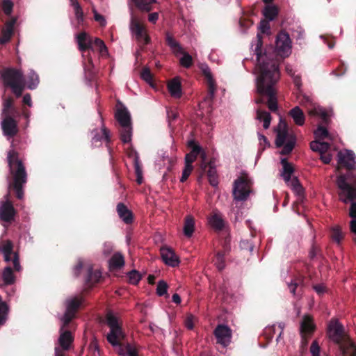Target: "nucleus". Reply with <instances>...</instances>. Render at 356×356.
<instances>
[{
	"instance_id": "49530a36",
	"label": "nucleus",
	"mask_w": 356,
	"mask_h": 356,
	"mask_svg": "<svg viewBox=\"0 0 356 356\" xmlns=\"http://www.w3.org/2000/svg\"><path fill=\"white\" fill-rule=\"evenodd\" d=\"M302 278H294L293 279L290 283H288V286L290 292L293 294H296V291L298 289V287L300 286V285L302 284Z\"/></svg>"
},
{
	"instance_id": "4be33fe9",
	"label": "nucleus",
	"mask_w": 356,
	"mask_h": 356,
	"mask_svg": "<svg viewBox=\"0 0 356 356\" xmlns=\"http://www.w3.org/2000/svg\"><path fill=\"white\" fill-rule=\"evenodd\" d=\"M65 327H61L60 334L58 339V342L62 348V350H67L70 349L71 344L74 341L72 332L69 330L63 331Z\"/></svg>"
},
{
	"instance_id": "603ef678",
	"label": "nucleus",
	"mask_w": 356,
	"mask_h": 356,
	"mask_svg": "<svg viewBox=\"0 0 356 356\" xmlns=\"http://www.w3.org/2000/svg\"><path fill=\"white\" fill-rule=\"evenodd\" d=\"M201 158V162L199 167V170H202L204 172L209 165V162L207 161V154L204 150L202 148V152L199 154Z\"/></svg>"
},
{
	"instance_id": "6ab92c4d",
	"label": "nucleus",
	"mask_w": 356,
	"mask_h": 356,
	"mask_svg": "<svg viewBox=\"0 0 356 356\" xmlns=\"http://www.w3.org/2000/svg\"><path fill=\"white\" fill-rule=\"evenodd\" d=\"M210 226L216 231H223L225 227V221L222 215L218 211H213L209 217Z\"/></svg>"
},
{
	"instance_id": "412c9836",
	"label": "nucleus",
	"mask_w": 356,
	"mask_h": 356,
	"mask_svg": "<svg viewBox=\"0 0 356 356\" xmlns=\"http://www.w3.org/2000/svg\"><path fill=\"white\" fill-rule=\"evenodd\" d=\"M188 147L191 149V151L188 154H186L185 156V163L193 165V163L196 160L197 156L202 152V147L194 140H191L188 142Z\"/></svg>"
},
{
	"instance_id": "a211bd4d",
	"label": "nucleus",
	"mask_w": 356,
	"mask_h": 356,
	"mask_svg": "<svg viewBox=\"0 0 356 356\" xmlns=\"http://www.w3.org/2000/svg\"><path fill=\"white\" fill-rule=\"evenodd\" d=\"M300 334L304 336H312L316 330L313 318L309 315H305L300 323Z\"/></svg>"
},
{
	"instance_id": "ea45409f",
	"label": "nucleus",
	"mask_w": 356,
	"mask_h": 356,
	"mask_svg": "<svg viewBox=\"0 0 356 356\" xmlns=\"http://www.w3.org/2000/svg\"><path fill=\"white\" fill-rule=\"evenodd\" d=\"M9 308L8 305L2 301L1 296H0V326L3 325L8 318Z\"/></svg>"
},
{
	"instance_id": "79ce46f5",
	"label": "nucleus",
	"mask_w": 356,
	"mask_h": 356,
	"mask_svg": "<svg viewBox=\"0 0 356 356\" xmlns=\"http://www.w3.org/2000/svg\"><path fill=\"white\" fill-rule=\"evenodd\" d=\"M314 135L316 138L318 140L330 138V134L327 129L321 124H319L317 129L314 131Z\"/></svg>"
},
{
	"instance_id": "e433bc0d",
	"label": "nucleus",
	"mask_w": 356,
	"mask_h": 356,
	"mask_svg": "<svg viewBox=\"0 0 356 356\" xmlns=\"http://www.w3.org/2000/svg\"><path fill=\"white\" fill-rule=\"evenodd\" d=\"M310 116H318L323 120V122L327 124L329 122V115L327 111L321 107L314 108L309 111Z\"/></svg>"
},
{
	"instance_id": "774afa93",
	"label": "nucleus",
	"mask_w": 356,
	"mask_h": 356,
	"mask_svg": "<svg viewBox=\"0 0 356 356\" xmlns=\"http://www.w3.org/2000/svg\"><path fill=\"white\" fill-rule=\"evenodd\" d=\"M330 145L327 142H321L320 141V147H319V153L325 154L330 149Z\"/></svg>"
},
{
	"instance_id": "423d86ee",
	"label": "nucleus",
	"mask_w": 356,
	"mask_h": 356,
	"mask_svg": "<svg viewBox=\"0 0 356 356\" xmlns=\"http://www.w3.org/2000/svg\"><path fill=\"white\" fill-rule=\"evenodd\" d=\"M5 87L10 88L17 98L20 97L25 89V76L23 72L15 67H5L0 71Z\"/></svg>"
},
{
	"instance_id": "13d9d810",
	"label": "nucleus",
	"mask_w": 356,
	"mask_h": 356,
	"mask_svg": "<svg viewBox=\"0 0 356 356\" xmlns=\"http://www.w3.org/2000/svg\"><path fill=\"white\" fill-rule=\"evenodd\" d=\"M92 12L94 13L95 20L96 22H99V24H100L101 26H105L106 24V21L105 17L103 15L98 13L95 8H93Z\"/></svg>"
},
{
	"instance_id": "7c9ffc66",
	"label": "nucleus",
	"mask_w": 356,
	"mask_h": 356,
	"mask_svg": "<svg viewBox=\"0 0 356 356\" xmlns=\"http://www.w3.org/2000/svg\"><path fill=\"white\" fill-rule=\"evenodd\" d=\"M195 230V219L194 218L191 216L188 215L184 218V235L190 238L192 236L193 232Z\"/></svg>"
},
{
	"instance_id": "cd10ccee",
	"label": "nucleus",
	"mask_w": 356,
	"mask_h": 356,
	"mask_svg": "<svg viewBox=\"0 0 356 356\" xmlns=\"http://www.w3.org/2000/svg\"><path fill=\"white\" fill-rule=\"evenodd\" d=\"M15 112L14 106V99L12 97H3V109L1 116L13 115Z\"/></svg>"
},
{
	"instance_id": "f3484780",
	"label": "nucleus",
	"mask_w": 356,
	"mask_h": 356,
	"mask_svg": "<svg viewBox=\"0 0 356 356\" xmlns=\"http://www.w3.org/2000/svg\"><path fill=\"white\" fill-rule=\"evenodd\" d=\"M79 50L85 52L87 50L93 51L92 38L85 31L81 32L76 37Z\"/></svg>"
},
{
	"instance_id": "052dcab7",
	"label": "nucleus",
	"mask_w": 356,
	"mask_h": 356,
	"mask_svg": "<svg viewBox=\"0 0 356 356\" xmlns=\"http://www.w3.org/2000/svg\"><path fill=\"white\" fill-rule=\"evenodd\" d=\"M178 115V112L174 109H168L167 111V116L170 124L172 121L175 120Z\"/></svg>"
},
{
	"instance_id": "0eeeda50",
	"label": "nucleus",
	"mask_w": 356,
	"mask_h": 356,
	"mask_svg": "<svg viewBox=\"0 0 356 356\" xmlns=\"http://www.w3.org/2000/svg\"><path fill=\"white\" fill-rule=\"evenodd\" d=\"M275 131L276 132L275 145L277 147H282L280 154L282 155L289 154L295 147L296 136L289 133L287 124L282 119L277 127L275 128Z\"/></svg>"
},
{
	"instance_id": "864d4df0",
	"label": "nucleus",
	"mask_w": 356,
	"mask_h": 356,
	"mask_svg": "<svg viewBox=\"0 0 356 356\" xmlns=\"http://www.w3.org/2000/svg\"><path fill=\"white\" fill-rule=\"evenodd\" d=\"M13 8V3L10 0H3L2 2V9L6 15H10Z\"/></svg>"
},
{
	"instance_id": "2eb2a0df",
	"label": "nucleus",
	"mask_w": 356,
	"mask_h": 356,
	"mask_svg": "<svg viewBox=\"0 0 356 356\" xmlns=\"http://www.w3.org/2000/svg\"><path fill=\"white\" fill-rule=\"evenodd\" d=\"M200 171V175L198 177V181H200L204 174L206 173L209 181V184L212 186H217L218 184V175L217 174V171L215 167V161L213 159H211L209 161V165L207 169L203 172L202 170Z\"/></svg>"
},
{
	"instance_id": "69168bd1",
	"label": "nucleus",
	"mask_w": 356,
	"mask_h": 356,
	"mask_svg": "<svg viewBox=\"0 0 356 356\" xmlns=\"http://www.w3.org/2000/svg\"><path fill=\"white\" fill-rule=\"evenodd\" d=\"M134 168L136 175H142V168L139 162V158L138 156H136L134 158Z\"/></svg>"
},
{
	"instance_id": "7ed1b4c3",
	"label": "nucleus",
	"mask_w": 356,
	"mask_h": 356,
	"mask_svg": "<svg viewBox=\"0 0 356 356\" xmlns=\"http://www.w3.org/2000/svg\"><path fill=\"white\" fill-rule=\"evenodd\" d=\"M338 164L348 170L346 175H340L337 177V183L339 200L345 204L349 201L356 200V168L355 155L351 150L345 152H339L337 154Z\"/></svg>"
},
{
	"instance_id": "a19ab883",
	"label": "nucleus",
	"mask_w": 356,
	"mask_h": 356,
	"mask_svg": "<svg viewBox=\"0 0 356 356\" xmlns=\"http://www.w3.org/2000/svg\"><path fill=\"white\" fill-rule=\"evenodd\" d=\"M228 255L227 253H224L218 250L216 255V265L219 270H222L225 267V257Z\"/></svg>"
},
{
	"instance_id": "5701e85b",
	"label": "nucleus",
	"mask_w": 356,
	"mask_h": 356,
	"mask_svg": "<svg viewBox=\"0 0 356 356\" xmlns=\"http://www.w3.org/2000/svg\"><path fill=\"white\" fill-rule=\"evenodd\" d=\"M115 118L120 126L131 125L130 113L124 106L117 109Z\"/></svg>"
},
{
	"instance_id": "8fccbe9b",
	"label": "nucleus",
	"mask_w": 356,
	"mask_h": 356,
	"mask_svg": "<svg viewBox=\"0 0 356 356\" xmlns=\"http://www.w3.org/2000/svg\"><path fill=\"white\" fill-rule=\"evenodd\" d=\"M220 245L222 249L220 251L223 252L224 253L229 254L231 250L230 246V237L229 235L225 236L220 241Z\"/></svg>"
},
{
	"instance_id": "ddd939ff",
	"label": "nucleus",
	"mask_w": 356,
	"mask_h": 356,
	"mask_svg": "<svg viewBox=\"0 0 356 356\" xmlns=\"http://www.w3.org/2000/svg\"><path fill=\"white\" fill-rule=\"evenodd\" d=\"M213 334L216 338L217 343L223 347H227L231 342L232 330L225 325H218L215 328Z\"/></svg>"
},
{
	"instance_id": "20e7f679",
	"label": "nucleus",
	"mask_w": 356,
	"mask_h": 356,
	"mask_svg": "<svg viewBox=\"0 0 356 356\" xmlns=\"http://www.w3.org/2000/svg\"><path fill=\"white\" fill-rule=\"evenodd\" d=\"M327 334L332 341L339 346L343 356H356V345L346 335L343 325L337 319L330 320Z\"/></svg>"
},
{
	"instance_id": "6e6d98bb",
	"label": "nucleus",
	"mask_w": 356,
	"mask_h": 356,
	"mask_svg": "<svg viewBox=\"0 0 356 356\" xmlns=\"http://www.w3.org/2000/svg\"><path fill=\"white\" fill-rule=\"evenodd\" d=\"M92 44L99 48V50L102 54L107 52V47L102 40L97 38L95 39L94 42H92Z\"/></svg>"
},
{
	"instance_id": "f257e3e1",
	"label": "nucleus",
	"mask_w": 356,
	"mask_h": 356,
	"mask_svg": "<svg viewBox=\"0 0 356 356\" xmlns=\"http://www.w3.org/2000/svg\"><path fill=\"white\" fill-rule=\"evenodd\" d=\"M257 40L255 47L257 68L259 74L257 78V89L259 97L256 99L257 104H266L272 112L278 110L276 84L280 73L279 63L288 57L291 52V41L289 35L286 32H280L276 38L275 49L272 53L266 51L262 54V38L257 35Z\"/></svg>"
},
{
	"instance_id": "0e129e2a",
	"label": "nucleus",
	"mask_w": 356,
	"mask_h": 356,
	"mask_svg": "<svg viewBox=\"0 0 356 356\" xmlns=\"http://www.w3.org/2000/svg\"><path fill=\"white\" fill-rule=\"evenodd\" d=\"M75 17L77 21L78 25H82L84 22V15L83 9L80 10H76L74 12Z\"/></svg>"
},
{
	"instance_id": "c756f323",
	"label": "nucleus",
	"mask_w": 356,
	"mask_h": 356,
	"mask_svg": "<svg viewBox=\"0 0 356 356\" xmlns=\"http://www.w3.org/2000/svg\"><path fill=\"white\" fill-rule=\"evenodd\" d=\"M289 115L293 118L296 124L302 126L305 123V117L302 110L299 106H295L289 111Z\"/></svg>"
},
{
	"instance_id": "393cba45",
	"label": "nucleus",
	"mask_w": 356,
	"mask_h": 356,
	"mask_svg": "<svg viewBox=\"0 0 356 356\" xmlns=\"http://www.w3.org/2000/svg\"><path fill=\"white\" fill-rule=\"evenodd\" d=\"M101 278L102 272L100 270H93L91 266L88 267L86 284L88 287H92L95 284L99 282Z\"/></svg>"
},
{
	"instance_id": "4c0bfd02",
	"label": "nucleus",
	"mask_w": 356,
	"mask_h": 356,
	"mask_svg": "<svg viewBox=\"0 0 356 356\" xmlns=\"http://www.w3.org/2000/svg\"><path fill=\"white\" fill-rule=\"evenodd\" d=\"M136 7L142 11L149 12L152 10V5L156 3V0H132Z\"/></svg>"
},
{
	"instance_id": "09e8293b",
	"label": "nucleus",
	"mask_w": 356,
	"mask_h": 356,
	"mask_svg": "<svg viewBox=\"0 0 356 356\" xmlns=\"http://www.w3.org/2000/svg\"><path fill=\"white\" fill-rule=\"evenodd\" d=\"M193 170V165L185 163V166L183 170L181 177L180 178V181L181 182L186 181L188 179V177L190 176V175L191 174Z\"/></svg>"
},
{
	"instance_id": "37998d69",
	"label": "nucleus",
	"mask_w": 356,
	"mask_h": 356,
	"mask_svg": "<svg viewBox=\"0 0 356 356\" xmlns=\"http://www.w3.org/2000/svg\"><path fill=\"white\" fill-rule=\"evenodd\" d=\"M344 234L342 232L340 227L337 226L331 230V237L332 240L339 244L341 240L343 238Z\"/></svg>"
},
{
	"instance_id": "bb28decb",
	"label": "nucleus",
	"mask_w": 356,
	"mask_h": 356,
	"mask_svg": "<svg viewBox=\"0 0 356 356\" xmlns=\"http://www.w3.org/2000/svg\"><path fill=\"white\" fill-rule=\"evenodd\" d=\"M168 89L172 97L179 98L181 96V86L178 78L170 80L168 84Z\"/></svg>"
},
{
	"instance_id": "c85d7f7f",
	"label": "nucleus",
	"mask_w": 356,
	"mask_h": 356,
	"mask_svg": "<svg viewBox=\"0 0 356 356\" xmlns=\"http://www.w3.org/2000/svg\"><path fill=\"white\" fill-rule=\"evenodd\" d=\"M281 164L282 165V177L286 182H289L291 175L294 172V168L293 165L289 163L286 158L281 159Z\"/></svg>"
},
{
	"instance_id": "680f3d73",
	"label": "nucleus",
	"mask_w": 356,
	"mask_h": 356,
	"mask_svg": "<svg viewBox=\"0 0 356 356\" xmlns=\"http://www.w3.org/2000/svg\"><path fill=\"white\" fill-rule=\"evenodd\" d=\"M125 349L129 356H138L136 348L133 347L131 344L127 343Z\"/></svg>"
},
{
	"instance_id": "de8ad7c7",
	"label": "nucleus",
	"mask_w": 356,
	"mask_h": 356,
	"mask_svg": "<svg viewBox=\"0 0 356 356\" xmlns=\"http://www.w3.org/2000/svg\"><path fill=\"white\" fill-rule=\"evenodd\" d=\"M168 285L164 280L159 281L156 287V294L159 296H163L167 293Z\"/></svg>"
},
{
	"instance_id": "f8f14e48",
	"label": "nucleus",
	"mask_w": 356,
	"mask_h": 356,
	"mask_svg": "<svg viewBox=\"0 0 356 356\" xmlns=\"http://www.w3.org/2000/svg\"><path fill=\"white\" fill-rule=\"evenodd\" d=\"M200 69L202 74L205 77L208 87V93L207 95V97H205V100L212 102L216 90V81L213 78V75L211 72L210 68L207 64H201L200 66Z\"/></svg>"
},
{
	"instance_id": "c9c22d12",
	"label": "nucleus",
	"mask_w": 356,
	"mask_h": 356,
	"mask_svg": "<svg viewBox=\"0 0 356 356\" xmlns=\"http://www.w3.org/2000/svg\"><path fill=\"white\" fill-rule=\"evenodd\" d=\"M257 118L259 121H263V127L264 129H266L269 128L272 118L270 114L268 112L259 108L257 109Z\"/></svg>"
},
{
	"instance_id": "39448f33",
	"label": "nucleus",
	"mask_w": 356,
	"mask_h": 356,
	"mask_svg": "<svg viewBox=\"0 0 356 356\" xmlns=\"http://www.w3.org/2000/svg\"><path fill=\"white\" fill-rule=\"evenodd\" d=\"M106 324L110 329L106 335L108 342L113 347L119 346V354L124 355L122 341L126 338V334L122 328V322L111 311H108L105 316Z\"/></svg>"
},
{
	"instance_id": "1a4fd4ad",
	"label": "nucleus",
	"mask_w": 356,
	"mask_h": 356,
	"mask_svg": "<svg viewBox=\"0 0 356 356\" xmlns=\"http://www.w3.org/2000/svg\"><path fill=\"white\" fill-rule=\"evenodd\" d=\"M130 29L140 44L146 45L150 42L151 39L147 33L145 26L138 17L134 14L131 17Z\"/></svg>"
},
{
	"instance_id": "f704fd0d",
	"label": "nucleus",
	"mask_w": 356,
	"mask_h": 356,
	"mask_svg": "<svg viewBox=\"0 0 356 356\" xmlns=\"http://www.w3.org/2000/svg\"><path fill=\"white\" fill-rule=\"evenodd\" d=\"M165 42L174 53L182 52V47L169 32L165 34Z\"/></svg>"
},
{
	"instance_id": "f03ea898",
	"label": "nucleus",
	"mask_w": 356,
	"mask_h": 356,
	"mask_svg": "<svg viewBox=\"0 0 356 356\" xmlns=\"http://www.w3.org/2000/svg\"><path fill=\"white\" fill-rule=\"evenodd\" d=\"M7 161L10 174V177H8V192L4 196L5 200L0 202V220L10 223L15 220L16 215L13 202L10 200V193L13 192L18 200H22L24 195V187L27 182L28 175L17 151L9 150Z\"/></svg>"
},
{
	"instance_id": "6e6552de",
	"label": "nucleus",
	"mask_w": 356,
	"mask_h": 356,
	"mask_svg": "<svg viewBox=\"0 0 356 356\" xmlns=\"http://www.w3.org/2000/svg\"><path fill=\"white\" fill-rule=\"evenodd\" d=\"M251 181L247 175L243 174L234 181L233 187L234 199L245 201L250 193Z\"/></svg>"
},
{
	"instance_id": "9b49d317",
	"label": "nucleus",
	"mask_w": 356,
	"mask_h": 356,
	"mask_svg": "<svg viewBox=\"0 0 356 356\" xmlns=\"http://www.w3.org/2000/svg\"><path fill=\"white\" fill-rule=\"evenodd\" d=\"M14 245L10 240H0V252L3 254L13 255V264L14 270L19 272L21 270L22 267L19 264V255L17 252L13 251Z\"/></svg>"
},
{
	"instance_id": "e2e57ef3",
	"label": "nucleus",
	"mask_w": 356,
	"mask_h": 356,
	"mask_svg": "<svg viewBox=\"0 0 356 356\" xmlns=\"http://www.w3.org/2000/svg\"><path fill=\"white\" fill-rule=\"evenodd\" d=\"M83 267V261L79 260L73 268V273H74V277H77L79 276Z\"/></svg>"
},
{
	"instance_id": "5fc2aeb1",
	"label": "nucleus",
	"mask_w": 356,
	"mask_h": 356,
	"mask_svg": "<svg viewBox=\"0 0 356 356\" xmlns=\"http://www.w3.org/2000/svg\"><path fill=\"white\" fill-rule=\"evenodd\" d=\"M13 34V31L6 29L2 31V35L0 37V43L5 44L8 42Z\"/></svg>"
},
{
	"instance_id": "473e14b6",
	"label": "nucleus",
	"mask_w": 356,
	"mask_h": 356,
	"mask_svg": "<svg viewBox=\"0 0 356 356\" xmlns=\"http://www.w3.org/2000/svg\"><path fill=\"white\" fill-rule=\"evenodd\" d=\"M262 14L265 17V19L273 21L274 20L279 14V8L277 6L270 4L266 5L262 10Z\"/></svg>"
},
{
	"instance_id": "4468645a",
	"label": "nucleus",
	"mask_w": 356,
	"mask_h": 356,
	"mask_svg": "<svg viewBox=\"0 0 356 356\" xmlns=\"http://www.w3.org/2000/svg\"><path fill=\"white\" fill-rule=\"evenodd\" d=\"M1 117L3 120L1 125L3 135L9 138L16 136L19 131L17 121L12 115Z\"/></svg>"
},
{
	"instance_id": "3c124183",
	"label": "nucleus",
	"mask_w": 356,
	"mask_h": 356,
	"mask_svg": "<svg viewBox=\"0 0 356 356\" xmlns=\"http://www.w3.org/2000/svg\"><path fill=\"white\" fill-rule=\"evenodd\" d=\"M140 76L147 83L152 84V82L153 81V76H152V74L149 68H147V67L143 68L141 71Z\"/></svg>"
},
{
	"instance_id": "dca6fc26",
	"label": "nucleus",
	"mask_w": 356,
	"mask_h": 356,
	"mask_svg": "<svg viewBox=\"0 0 356 356\" xmlns=\"http://www.w3.org/2000/svg\"><path fill=\"white\" fill-rule=\"evenodd\" d=\"M161 255L164 263L170 266H177L180 262L178 256L172 249L168 247H162L160 249Z\"/></svg>"
},
{
	"instance_id": "a18cd8bd",
	"label": "nucleus",
	"mask_w": 356,
	"mask_h": 356,
	"mask_svg": "<svg viewBox=\"0 0 356 356\" xmlns=\"http://www.w3.org/2000/svg\"><path fill=\"white\" fill-rule=\"evenodd\" d=\"M128 277L130 284L136 285L141 280L142 276L136 270H132L128 273Z\"/></svg>"
},
{
	"instance_id": "72a5a7b5",
	"label": "nucleus",
	"mask_w": 356,
	"mask_h": 356,
	"mask_svg": "<svg viewBox=\"0 0 356 356\" xmlns=\"http://www.w3.org/2000/svg\"><path fill=\"white\" fill-rule=\"evenodd\" d=\"M1 277L4 285H12L15 282V276L10 266H6L3 269Z\"/></svg>"
},
{
	"instance_id": "9d476101",
	"label": "nucleus",
	"mask_w": 356,
	"mask_h": 356,
	"mask_svg": "<svg viewBox=\"0 0 356 356\" xmlns=\"http://www.w3.org/2000/svg\"><path fill=\"white\" fill-rule=\"evenodd\" d=\"M83 302L82 296H74L66 300V310L62 318L63 327L67 326L72 320L76 316L79 309Z\"/></svg>"
},
{
	"instance_id": "58836bf2",
	"label": "nucleus",
	"mask_w": 356,
	"mask_h": 356,
	"mask_svg": "<svg viewBox=\"0 0 356 356\" xmlns=\"http://www.w3.org/2000/svg\"><path fill=\"white\" fill-rule=\"evenodd\" d=\"M120 139L124 143H129L131 140V125L121 126Z\"/></svg>"
},
{
	"instance_id": "b1692460",
	"label": "nucleus",
	"mask_w": 356,
	"mask_h": 356,
	"mask_svg": "<svg viewBox=\"0 0 356 356\" xmlns=\"http://www.w3.org/2000/svg\"><path fill=\"white\" fill-rule=\"evenodd\" d=\"M84 60L83 61V70L86 76L90 81L92 80L95 77L94 64L90 54L87 55L82 54Z\"/></svg>"
},
{
	"instance_id": "2f4dec72",
	"label": "nucleus",
	"mask_w": 356,
	"mask_h": 356,
	"mask_svg": "<svg viewBox=\"0 0 356 356\" xmlns=\"http://www.w3.org/2000/svg\"><path fill=\"white\" fill-rule=\"evenodd\" d=\"M124 265V259L120 252L115 253L109 260V266L112 270H118Z\"/></svg>"
},
{
	"instance_id": "a878e982",
	"label": "nucleus",
	"mask_w": 356,
	"mask_h": 356,
	"mask_svg": "<svg viewBox=\"0 0 356 356\" xmlns=\"http://www.w3.org/2000/svg\"><path fill=\"white\" fill-rule=\"evenodd\" d=\"M40 83L38 74L33 70H30L25 77V88L30 90L35 89Z\"/></svg>"
},
{
	"instance_id": "aec40b11",
	"label": "nucleus",
	"mask_w": 356,
	"mask_h": 356,
	"mask_svg": "<svg viewBox=\"0 0 356 356\" xmlns=\"http://www.w3.org/2000/svg\"><path fill=\"white\" fill-rule=\"evenodd\" d=\"M116 210L120 218L127 225H130L134 221V215L131 210L122 202L117 204Z\"/></svg>"
},
{
	"instance_id": "338daca9",
	"label": "nucleus",
	"mask_w": 356,
	"mask_h": 356,
	"mask_svg": "<svg viewBox=\"0 0 356 356\" xmlns=\"http://www.w3.org/2000/svg\"><path fill=\"white\" fill-rule=\"evenodd\" d=\"M318 252H319V248L314 244L312 245L311 250L309 252V258L311 259H314L316 257V255L318 254Z\"/></svg>"
},
{
	"instance_id": "bf43d9fd",
	"label": "nucleus",
	"mask_w": 356,
	"mask_h": 356,
	"mask_svg": "<svg viewBox=\"0 0 356 356\" xmlns=\"http://www.w3.org/2000/svg\"><path fill=\"white\" fill-rule=\"evenodd\" d=\"M310 352L312 356L320 355V346L316 341H314L310 346Z\"/></svg>"
},
{
	"instance_id": "4d7b16f0",
	"label": "nucleus",
	"mask_w": 356,
	"mask_h": 356,
	"mask_svg": "<svg viewBox=\"0 0 356 356\" xmlns=\"http://www.w3.org/2000/svg\"><path fill=\"white\" fill-rule=\"evenodd\" d=\"M270 21V20H268L267 19L261 20L260 24H259V29L262 33H268V32L270 31V24H269Z\"/></svg>"
},
{
	"instance_id": "c03bdc74",
	"label": "nucleus",
	"mask_w": 356,
	"mask_h": 356,
	"mask_svg": "<svg viewBox=\"0 0 356 356\" xmlns=\"http://www.w3.org/2000/svg\"><path fill=\"white\" fill-rule=\"evenodd\" d=\"M183 54V56L180 58L179 63L181 66L189 68L193 65V58L192 56L187 52H185L182 50V52H180Z\"/></svg>"
}]
</instances>
